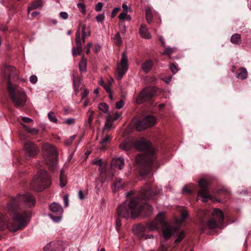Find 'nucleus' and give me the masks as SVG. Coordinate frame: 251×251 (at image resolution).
<instances>
[{"label":"nucleus","mask_w":251,"mask_h":251,"mask_svg":"<svg viewBox=\"0 0 251 251\" xmlns=\"http://www.w3.org/2000/svg\"><path fill=\"white\" fill-rule=\"evenodd\" d=\"M35 203V197L29 193L19 195L13 198L7 206V210L11 218L8 219L6 216L0 215V228L2 229L6 226L11 232L22 229L28 224L30 214L28 211L20 212L18 209L23 204L30 207L34 205Z\"/></svg>","instance_id":"obj_1"},{"label":"nucleus","mask_w":251,"mask_h":251,"mask_svg":"<svg viewBox=\"0 0 251 251\" xmlns=\"http://www.w3.org/2000/svg\"><path fill=\"white\" fill-rule=\"evenodd\" d=\"M153 186L150 184H146L138 194L129 200H126L117 208L119 217L124 218L131 217L132 219L137 217L140 213L145 210L146 214L152 212V208L143 200H149L159 192L153 191Z\"/></svg>","instance_id":"obj_2"},{"label":"nucleus","mask_w":251,"mask_h":251,"mask_svg":"<svg viewBox=\"0 0 251 251\" xmlns=\"http://www.w3.org/2000/svg\"><path fill=\"white\" fill-rule=\"evenodd\" d=\"M136 148L144 151L143 154H138L136 157V164L139 168L140 174L145 176L150 172L152 163L156 158L154 149L151 148L148 142L140 140L135 143Z\"/></svg>","instance_id":"obj_3"},{"label":"nucleus","mask_w":251,"mask_h":251,"mask_svg":"<svg viewBox=\"0 0 251 251\" xmlns=\"http://www.w3.org/2000/svg\"><path fill=\"white\" fill-rule=\"evenodd\" d=\"M5 72L8 74L7 88L10 100L16 107L24 106L26 101L27 96L22 89L14 84V81L18 78V71L13 67H7Z\"/></svg>","instance_id":"obj_4"},{"label":"nucleus","mask_w":251,"mask_h":251,"mask_svg":"<svg viewBox=\"0 0 251 251\" xmlns=\"http://www.w3.org/2000/svg\"><path fill=\"white\" fill-rule=\"evenodd\" d=\"M42 151L47 165L51 171H54L57 167V161L56 148L51 144L45 143L42 145Z\"/></svg>","instance_id":"obj_5"},{"label":"nucleus","mask_w":251,"mask_h":251,"mask_svg":"<svg viewBox=\"0 0 251 251\" xmlns=\"http://www.w3.org/2000/svg\"><path fill=\"white\" fill-rule=\"evenodd\" d=\"M51 184V180L46 171L40 170L30 183L32 189L42 191Z\"/></svg>","instance_id":"obj_6"},{"label":"nucleus","mask_w":251,"mask_h":251,"mask_svg":"<svg viewBox=\"0 0 251 251\" xmlns=\"http://www.w3.org/2000/svg\"><path fill=\"white\" fill-rule=\"evenodd\" d=\"M159 221L162 227V235L165 240L170 239L178 230V227L173 226L167 224L165 219L164 213H159L157 216V221Z\"/></svg>","instance_id":"obj_7"},{"label":"nucleus","mask_w":251,"mask_h":251,"mask_svg":"<svg viewBox=\"0 0 251 251\" xmlns=\"http://www.w3.org/2000/svg\"><path fill=\"white\" fill-rule=\"evenodd\" d=\"M224 219V216L223 212L219 209H214L212 212V218L208 221L207 226L210 229L220 227Z\"/></svg>","instance_id":"obj_8"},{"label":"nucleus","mask_w":251,"mask_h":251,"mask_svg":"<svg viewBox=\"0 0 251 251\" xmlns=\"http://www.w3.org/2000/svg\"><path fill=\"white\" fill-rule=\"evenodd\" d=\"M128 59L127 55L125 52H123L122 55L121 61L118 63L116 77L118 80H120L123 77L128 69Z\"/></svg>","instance_id":"obj_9"},{"label":"nucleus","mask_w":251,"mask_h":251,"mask_svg":"<svg viewBox=\"0 0 251 251\" xmlns=\"http://www.w3.org/2000/svg\"><path fill=\"white\" fill-rule=\"evenodd\" d=\"M199 186L200 190L198 192V195L202 198V201L205 202L208 199H212V197L209 193L207 182L204 179H201L199 182Z\"/></svg>","instance_id":"obj_10"},{"label":"nucleus","mask_w":251,"mask_h":251,"mask_svg":"<svg viewBox=\"0 0 251 251\" xmlns=\"http://www.w3.org/2000/svg\"><path fill=\"white\" fill-rule=\"evenodd\" d=\"M25 155L27 159L34 157L39 152V149L36 145L31 141L25 143L24 145Z\"/></svg>","instance_id":"obj_11"},{"label":"nucleus","mask_w":251,"mask_h":251,"mask_svg":"<svg viewBox=\"0 0 251 251\" xmlns=\"http://www.w3.org/2000/svg\"><path fill=\"white\" fill-rule=\"evenodd\" d=\"M49 208L51 211L57 215V216H53L52 214H50V218L56 223L60 221L63 212V210L61 206L58 203L53 202L50 204Z\"/></svg>","instance_id":"obj_12"},{"label":"nucleus","mask_w":251,"mask_h":251,"mask_svg":"<svg viewBox=\"0 0 251 251\" xmlns=\"http://www.w3.org/2000/svg\"><path fill=\"white\" fill-rule=\"evenodd\" d=\"M79 29L75 33V42L76 45H82V44L85 42V39L86 37L90 35V32L85 31L86 26L85 25L80 24L79 25Z\"/></svg>","instance_id":"obj_13"},{"label":"nucleus","mask_w":251,"mask_h":251,"mask_svg":"<svg viewBox=\"0 0 251 251\" xmlns=\"http://www.w3.org/2000/svg\"><path fill=\"white\" fill-rule=\"evenodd\" d=\"M155 95L153 89H146L141 91L136 99V102L138 104L142 103L143 101L149 100Z\"/></svg>","instance_id":"obj_14"},{"label":"nucleus","mask_w":251,"mask_h":251,"mask_svg":"<svg viewBox=\"0 0 251 251\" xmlns=\"http://www.w3.org/2000/svg\"><path fill=\"white\" fill-rule=\"evenodd\" d=\"M139 32L140 36L142 38H145L146 39H150L151 38V36L148 31V29L146 25H141L140 29Z\"/></svg>","instance_id":"obj_15"},{"label":"nucleus","mask_w":251,"mask_h":251,"mask_svg":"<svg viewBox=\"0 0 251 251\" xmlns=\"http://www.w3.org/2000/svg\"><path fill=\"white\" fill-rule=\"evenodd\" d=\"M43 2L42 0H34L29 4V6L27 8V12L29 13L30 11L35 9L40 8L43 6Z\"/></svg>","instance_id":"obj_16"},{"label":"nucleus","mask_w":251,"mask_h":251,"mask_svg":"<svg viewBox=\"0 0 251 251\" xmlns=\"http://www.w3.org/2000/svg\"><path fill=\"white\" fill-rule=\"evenodd\" d=\"M159 226H160L159 221H157V217L155 219L148 224L147 226V228L150 231L158 230Z\"/></svg>","instance_id":"obj_17"},{"label":"nucleus","mask_w":251,"mask_h":251,"mask_svg":"<svg viewBox=\"0 0 251 251\" xmlns=\"http://www.w3.org/2000/svg\"><path fill=\"white\" fill-rule=\"evenodd\" d=\"M147 128L154 126L156 123V120L154 116H149L143 119Z\"/></svg>","instance_id":"obj_18"},{"label":"nucleus","mask_w":251,"mask_h":251,"mask_svg":"<svg viewBox=\"0 0 251 251\" xmlns=\"http://www.w3.org/2000/svg\"><path fill=\"white\" fill-rule=\"evenodd\" d=\"M124 159L122 157L115 158L112 160V165L119 169L121 170L124 166Z\"/></svg>","instance_id":"obj_19"},{"label":"nucleus","mask_w":251,"mask_h":251,"mask_svg":"<svg viewBox=\"0 0 251 251\" xmlns=\"http://www.w3.org/2000/svg\"><path fill=\"white\" fill-rule=\"evenodd\" d=\"M152 66V61L151 60H148L142 64L141 67L143 71L145 73H148L151 70Z\"/></svg>","instance_id":"obj_20"},{"label":"nucleus","mask_w":251,"mask_h":251,"mask_svg":"<svg viewBox=\"0 0 251 251\" xmlns=\"http://www.w3.org/2000/svg\"><path fill=\"white\" fill-rule=\"evenodd\" d=\"M236 77L241 79H245L248 77V72L246 68L241 67L239 69V72L236 75Z\"/></svg>","instance_id":"obj_21"},{"label":"nucleus","mask_w":251,"mask_h":251,"mask_svg":"<svg viewBox=\"0 0 251 251\" xmlns=\"http://www.w3.org/2000/svg\"><path fill=\"white\" fill-rule=\"evenodd\" d=\"M144 120H138L134 125V127L136 130L138 131H141L147 128L145 123L144 122Z\"/></svg>","instance_id":"obj_22"},{"label":"nucleus","mask_w":251,"mask_h":251,"mask_svg":"<svg viewBox=\"0 0 251 251\" xmlns=\"http://www.w3.org/2000/svg\"><path fill=\"white\" fill-rule=\"evenodd\" d=\"M144 120H138L134 125V127L136 130L138 131H141L147 128L145 123L144 122Z\"/></svg>","instance_id":"obj_23"},{"label":"nucleus","mask_w":251,"mask_h":251,"mask_svg":"<svg viewBox=\"0 0 251 251\" xmlns=\"http://www.w3.org/2000/svg\"><path fill=\"white\" fill-rule=\"evenodd\" d=\"M58 245L54 243H50L44 248V250L45 251H59V249L58 248Z\"/></svg>","instance_id":"obj_24"},{"label":"nucleus","mask_w":251,"mask_h":251,"mask_svg":"<svg viewBox=\"0 0 251 251\" xmlns=\"http://www.w3.org/2000/svg\"><path fill=\"white\" fill-rule=\"evenodd\" d=\"M100 181L103 183L105 180V175L107 173L106 172V166L105 165H103L100 167Z\"/></svg>","instance_id":"obj_25"},{"label":"nucleus","mask_w":251,"mask_h":251,"mask_svg":"<svg viewBox=\"0 0 251 251\" xmlns=\"http://www.w3.org/2000/svg\"><path fill=\"white\" fill-rule=\"evenodd\" d=\"M133 230L135 234L140 236H143V233L146 230L145 227L142 225H137L134 226Z\"/></svg>","instance_id":"obj_26"},{"label":"nucleus","mask_w":251,"mask_h":251,"mask_svg":"<svg viewBox=\"0 0 251 251\" xmlns=\"http://www.w3.org/2000/svg\"><path fill=\"white\" fill-rule=\"evenodd\" d=\"M113 120L111 115H107L106 117V122L104 124V130H109L113 126Z\"/></svg>","instance_id":"obj_27"},{"label":"nucleus","mask_w":251,"mask_h":251,"mask_svg":"<svg viewBox=\"0 0 251 251\" xmlns=\"http://www.w3.org/2000/svg\"><path fill=\"white\" fill-rule=\"evenodd\" d=\"M231 42L235 45H239L241 43V35L236 33L232 35L230 38Z\"/></svg>","instance_id":"obj_28"},{"label":"nucleus","mask_w":251,"mask_h":251,"mask_svg":"<svg viewBox=\"0 0 251 251\" xmlns=\"http://www.w3.org/2000/svg\"><path fill=\"white\" fill-rule=\"evenodd\" d=\"M94 112L92 110H89L87 113L88 117V121L86 122V126L87 127L90 126L91 123L92 122L94 118Z\"/></svg>","instance_id":"obj_29"},{"label":"nucleus","mask_w":251,"mask_h":251,"mask_svg":"<svg viewBox=\"0 0 251 251\" xmlns=\"http://www.w3.org/2000/svg\"><path fill=\"white\" fill-rule=\"evenodd\" d=\"M60 183L59 185L61 187H63L65 186L67 183V177L64 174L63 171L61 170L60 175Z\"/></svg>","instance_id":"obj_30"},{"label":"nucleus","mask_w":251,"mask_h":251,"mask_svg":"<svg viewBox=\"0 0 251 251\" xmlns=\"http://www.w3.org/2000/svg\"><path fill=\"white\" fill-rule=\"evenodd\" d=\"M146 18L147 22L151 23L152 19V13L151 8L148 7L146 8Z\"/></svg>","instance_id":"obj_31"},{"label":"nucleus","mask_w":251,"mask_h":251,"mask_svg":"<svg viewBox=\"0 0 251 251\" xmlns=\"http://www.w3.org/2000/svg\"><path fill=\"white\" fill-rule=\"evenodd\" d=\"M79 69L81 72L86 71V60L84 59L83 56L82 57V60L79 63Z\"/></svg>","instance_id":"obj_32"},{"label":"nucleus","mask_w":251,"mask_h":251,"mask_svg":"<svg viewBox=\"0 0 251 251\" xmlns=\"http://www.w3.org/2000/svg\"><path fill=\"white\" fill-rule=\"evenodd\" d=\"M82 52V46L76 45V47L72 49V53L74 56H76L81 54Z\"/></svg>","instance_id":"obj_33"},{"label":"nucleus","mask_w":251,"mask_h":251,"mask_svg":"<svg viewBox=\"0 0 251 251\" xmlns=\"http://www.w3.org/2000/svg\"><path fill=\"white\" fill-rule=\"evenodd\" d=\"M188 215V212L185 209H182L181 212L180 219L177 220V223H181L183 222L187 217Z\"/></svg>","instance_id":"obj_34"},{"label":"nucleus","mask_w":251,"mask_h":251,"mask_svg":"<svg viewBox=\"0 0 251 251\" xmlns=\"http://www.w3.org/2000/svg\"><path fill=\"white\" fill-rule=\"evenodd\" d=\"M114 190L115 191H118L123 188V186L121 182V180L120 179H117L116 181L113 184Z\"/></svg>","instance_id":"obj_35"},{"label":"nucleus","mask_w":251,"mask_h":251,"mask_svg":"<svg viewBox=\"0 0 251 251\" xmlns=\"http://www.w3.org/2000/svg\"><path fill=\"white\" fill-rule=\"evenodd\" d=\"M98 108L104 113H107L108 111V106L105 103H100L98 105Z\"/></svg>","instance_id":"obj_36"},{"label":"nucleus","mask_w":251,"mask_h":251,"mask_svg":"<svg viewBox=\"0 0 251 251\" xmlns=\"http://www.w3.org/2000/svg\"><path fill=\"white\" fill-rule=\"evenodd\" d=\"M119 18L120 20H126L129 21L131 20L130 15H128L126 12H123L121 13L119 16Z\"/></svg>","instance_id":"obj_37"},{"label":"nucleus","mask_w":251,"mask_h":251,"mask_svg":"<svg viewBox=\"0 0 251 251\" xmlns=\"http://www.w3.org/2000/svg\"><path fill=\"white\" fill-rule=\"evenodd\" d=\"M113 40L114 43L117 46H120L121 44L122 40L121 38L119 32H117L113 37Z\"/></svg>","instance_id":"obj_38"},{"label":"nucleus","mask_w":251,"mask_h":251,"mask_svg":"<svg viewBox=\"0 0 251 251\" xmlns=\"http://www.w3.org/2000/svg\"><path fill=\"white\" fill-rule=\"evenodd\" d=\"M120 148L124 151H128L130 148V144L127 141H124L121 143Z\"/></svg>","instance_id":"obj_39"},{"label":"nucleus","mask_w":251,"mask_h":251,"mask_svg":"<svg viewBox=\"0 0 251 251\" xmlns=\"http://www.w3.org/2000/svg\"><path fill=\"white\" fill-rule=\"evenodd\" d=\"M77 6L82 13L85 14L86 13V5L83 1L78 3Z\"/></svg>","instance_id":"obj_40"},{"label":"nucleus","mask_w":251,"mask_h":251,"mask_svg":"<svg viewBox=\"0 0 251 251\" xmlns=\"http://www.w3.org/2000/svg\"><path fill=\"white\" fill-rule=\"evenodd\" d=\"M80 81L78 79L74 80V87L75 92L76 95H77L79 92V88L80 86Z\"/></svg>","instance_id":"obj_41"},{"label":"nucleus","mask_w":251,"mask_h":251,"mask_svg":"<svg viewBox=\"0 0 251 251\" xmlns=\"http://www.w3.org/2000/svg\"><path fill=\"white\" fill-rule=\"evenodd\" d=\"M111 139V137L109 135H106V136L100 141V144L102 146L104 147Z\"/></svg>","instance_id":"obj_42"},{"label":"nucleus","mask_w":251,"mask_h":251,"mask_svg":"<svg viewBox=\"0 0 251 251\" xmlns=\"http://www.w3.org/2000/svg\"><path fill=\"white\" fill-rule=\"evenodd\" d=\"M48 118L50 120V121L51 122H53L54 123H56L57 122V119L54 114L53 112H50L48 114Z\"/></svg>","instance_id":"obj_43"},{"label":"nucleus","mask_w":251,"mask_h":251,"mask_svg":"<svg viewBox=\"0 0 251 251\" xmlns=\"http://www.w3.org/2000/svg\"><path fill=\"white\" fill-rule=\"evenodd\" d=\"M175 51L174 48H171L170 47L166 48L164 52H162V55H168L172 54Z\"/></svg>","instance_id":"obj_44"},{"label":"nucleus","mask_w":251,"mask_h":251,"mask_svg":"<svg viewBox=\"0 0 251 251\" xmlns=\"http://www.w3.org/2000/svg\"><path fill=\"white\" fill-rule=\"evenodd\" d=\"M184 237V233L183 231H181L178 234L177 238L176 239L175 242L176 243H178L181 241V240Z\"/></svg>","instance_id":"obj_45"},{"label":"nucleus","mask_w":251,"mask_h":251,"mask_svg":"<svg viewBox=\"0 0 251 251\" xmlns=\"http://www.w3.org/2000/svg\"><path fill=\"white\" fill-rule=\"evenodd\" d=\"M75 137L76 135H75L70 137V138L69 139L65 141V144L67 146H69L71 145L73 141L75 140Z\"/></svg>","instance_id":"obj_46"},{"label":"nucleus","mask_w":251,"mask_h":251,"mask_svg":"<svg viewBox=\"0 0 251 251\" xmlns=\"http://www.w3.org/2000/svg\"><path fill=\"white\" fill-rule=\"evenodd\" d=\"M27 131L32 135H36L38 133L39 130L34 127L31 128H28Z\"/></svg>","instance_id":"obj_47"},{"label":"nucleus","mask_w":251,"mask_h":251,"mask_svg":"<svg viewBox=\"0 0 251 251\" xmlns=\"http://www.w3.org/2000/svg\"><path fill=\"white\" fill-rule=\"evenodd\" d=\"M169 66L172 72L174 74H176L178 71L176 66L174 63H171Z\"/></svg>","instance_id":"obj_48"},{"label":"nucleus","mask_w":251,"mask_h":251,"mask_svg":"<svg viewBox=\"0 0 251 251\" xmlns=\"http://www.w3.org/2000/svg\"><path fill=\"white\" fill-rule=\"evenodd\" d=\"M104 15L103 13H102L101 14H99L98 16H97L96 18L98 22H102L104 21Z\"/></svg>","instance_id":"obj_49"},{"label":"nucleus","mask_w":251,"mask_h":251,"mask_svg":"<svg viewBox=\"0 0 251 251\" xmlns=\"http://www.w3.org/2000/svg\"><path fill=\"white\" fill-rule=\"evenodd\" d=\"M21 119L23 122L26 123H32L33 122V120L31 119L25 117H22Z\"/></svg>","instance_id":"obj_50"},{"label":"nucleus","mask_w":251,"mask_h":251,"mask_svg":"<svg viewBox=\"0 0 251 251\" xmlns=\"http://www.w3.org/2000/svg\"><path fill=\"white\" fill-rule=\"evenodd\" d=\"M29 80L32 83H35L37 81V77L36 75H32L29 78Z\"/></svg>","instance_id":"obj_51"},{"label":"nucleus","mask_w":251,"mask_h":251,"mask_svg":"<svg viewBox=\"0 0 251 251\" xmlns=\"http://www.w3.org/2000/svg\"><path fill=\"white\" fill-rule=\"evenodd\" d=\"M59 15L64 20H66L68 18V14L66 12H61Z\"/></svg>","instance_id":"obj_52"},{"label":"nucleus","mask_w":251,"mask_h":251,"mask_svg":"<svg viewBox=\"0 0 251 251\" xmlns=\"http://www.w3.org/2000/svg\"><path fill=\"white\" fill-rule=\"evenodd\" d=\"M63 200L64 201V204L66 207L69 205V197L67 195H65L63 196Z\"/></svg>","instance_id":"obj_53"},{"label":"nucleus","mask_w":251,"mask_h":251,"mask_svg":"<svg viewBox=\"0 0 251 251\" xmlns=\"http://www.w3.org/2000/svg\"><path fill=\"white\" fill-rule=\"evenodd\" d=\"M124 106V101L123 100H120L119 102H117L116 104V107L117 109H120L123 107Z\"/></svg>","instance_id":"obj_54"},{"label":"nucleus","mask_w":251,"mask_h":251,"mask_svg":"<svg viewBox=\"0 0 251 251\" xmlns=\"http://www.w3.org/2000/svg\"><path fill=\"white\" fill-rule=\"evenodd\" d=\"M93 164L99 166L100 167L103 165L102 163V160L101 159H98L92 162Z\"/></svg>","instance_id":"obj_55"},{"label":"nucleus","mask_w":251,"mask_h":251,"mask_svg":"<svg viewBox=\"0 0 251 251\" xmlns=\"http://www.w3.org/2000/svg\"><path fill=\"white\" fill-rule=\"evenodd\" d=\"M102 7V4L101 2H99L95 7V9L97 11H100L101 10Z\"/></svg>","instance_id":"obj_56"},{"label":"nucleus","mask_w":251,"mask_h":251,"mask_svg":"<svg viewBox=\"0 0 251 251\" xmlns=\"http://www.w3.org/2000/svg\"><path fill=\"white\" fill-rule=\"evenodd\" d=\"M120 31L122 33H124L126 31V26L124 24L121 23L120 25Z\"/></svg>","instance_id":"obj_57"},{"label":"nucleus","mask_w":251,"mask_h":251,"mask_svg":"<svg viewBox=\"0 0 251 251\" xmlns=\"http://www.w3.org/2000/svg\"><path fill=\"white\" fill-rule=\"evenodd\" d=\"M113 176V174L110 172H107L105 175L106 179H111Z\"/></svg>","instance_id":"obj_58"},{"label":"nucleus","mask_w":251,"mask_h":251,"mask_svg":"<svg viewBox=\"0 0 251 251\" xmlns=\"http://www.w3.org/2000/svg\"><path fill=\"white\" fill-rule=\"evenodd\" d=\"M121 115L120 113L116 112L114 114L113 118L112 119V120L114 121L118 120L121 117Z\"/></svg>","instance_id":"obj_59"},{"label":"nucleus","mask_w":251,"mask_h":251,"mask_svg":"<svg viewBox=\"0 0 251 251\" xmlns=\"http://www.w3.org/2000/svg\"><path fill=\"white\" fill-rule=\"evenodd\" d=\"M92 46V44L91 43H88L87 45V46H86V53L87 54H89L90 52V48Z\"/></svg>","instance_id":"obj_60"},{"label":"nucleus","mask_w":251,"mask_h":251,"mask_svg":"<svg viewBox=\"0 0 251 251\" xmlns=\"http://www.w3.org/2000/svg\"><path fill=\"white\" fill-rule=\"evenodd\" d=\"M159 251H167V249L165 247V246L164 245V244L162 243V242H161V243H160V247H159Z\"/></svg>","instance_id":"obj_61"},{"label":"nucleus","mask_w":251,"mask_h":251,"mask_svg":"<svg viewBox=\"0 0 251 251\" xmlns=\"http://www.w3.org/2000/svg\"><path fill=\"white\" fill-rule=\"evenodd\" d=\"M65 123L68 124L69 125L73 124L75 123V119H67L65 122Z\"/></svg>","instance_id":"obj_62"},{"label":"nucleus","mask_w":251,"mask_h":251,"mask_svg":"<svg viewBox=\"0 0 251 251\" xmlns=\"http://www.w3.org/2000/svg\"><path fill=\"white\" fill-rule=\"evenodd\" d=\"M119 10H120L119 8H114V9L113 10V11H112V15H111L112 18H114L115 16V15L119 11Z\"/></svg>","instance_id":"obj_63"},{"label":"nucleus","mask_w":251,"mask_h":251,"mask_svg":"<svg viewBox=\"0 0 251 251\" xmlns=\"http://www.w3.org/2000/svg\"><path fill=\"white\" fill-rule=\"evenodd\" d=\"M78 197L80 200H83L84 199V196L83 192L81 190H79L78 192Z\"/></svg>","instance_id":"obj_64"}]
</instances>
